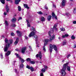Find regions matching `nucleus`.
<instances>
[{"label":"nucleus","instance_id":"nucleus-1","mask_svg":"<svg viewBox=\"0 0 76 76\" xmlns=\"http://www.w3.org/2000/svg\"><path fill=\"white\" fill-rule=\"evenodd\" d=\"M68 64H69V62H67L66 64H64L63 68L61 70V73L62 76H64L66 75V73L65 70H66V66H68Z\"/></svg>","mask_w":76,"mask_h":76},{"label":"nucleus","instance_id":"nucleus-2","mask_svg":"<svg viewBox=\"0 0 76 76\" xmlns=\"http://www.w3.org/2000/svg\"><path fill=\"white\" fill-rule=\"evenodd\" d=\"M5 45L6 47L4 48V51L6 52V51H7L8 48L9 47L10 44L9 43V40L7 38L5 39Z\"/></svg>","mask_w":76,"mask_h":76},{"label":"nucleus","instance_id":"nucleus-3","mask_svg":"<svg viewBox=\"0 0 76 76\" xmlns=\"http://www.w3.org/2000/svg\"><path fill=\"white\" fill-rule=\"evenodd\" d=\"M30 31H32L31 32H30L29 35V37H34L35 34V33L36 32V30L33 27H31V28Z\"/></svg>","mask_w":76,"mask_h":76},{"label":"nucleus","instance_id":"nucleus-4","mask_svg":"<svg viewBox=\"0 0 76 76\" xmlns=\"http://www.w3.org/2000/svg\"><path fill=\"white\" fill-rule=\"evenodd\" d=\"M49 47V50L50 53L52 52L53 51V48L54 50L55 51H57V48L56 45L54 44H50V45Z\"/></svg>","mask_w":76,"mask_h":76},{"label":"nucleus","instance_id":"nucleus-5","mask_svg":"<svg viewBox=\"0 0 76 76\" xmlns=\"http://www.w3.org/2000/svg\"><path fill=\"white\" fill-rule=\"evenodd\" d=\"M34 38L35 39V40L36 42V47L37 46V47H39V46L40 45V44L39 42L38 41V37L37 36L35 35L34 37Z\"/></svg>","mask_w":76,"mask_h":76},{"label":"nucleus","instance_id":"nucleus-6","mask_svg":"<svg viewBox=\"0 0 76 76\" xmlns=\"http://www.w3.org/2000/svg\"><path fill=\"white\" fill-rule=\"evenodd\" d=\"M55 38V36L54 35H53L50 38V40H49L48 39H45V42L48 43L49 41L50 42H51L53 39Z\"/></svg>","mask_w":76,"mask_h":76},{"label":"nucleus","instance_id":"nucleus-7","mask_svg":"<svg viewBox=\"0 0 76 76\" xmlns=\"http://www.w3.org/2000/svg\"><path fill=\"white\" fill-rule=\"evenodd\" d=\"M15 55L18 58H19V60L20 61H21V63H24L25 62V61L23 59L20 57V55H19L18 54H17V53H15Z\"/></svg>","mask_w":76,"mask_h":76},{"label":"nucleus","instance_id":"nucleus-8","mask_svg":"<svg viewBox=\"0 0 76 76\" xmlns=\"http://www.w3.org/2000/svg\"><path fill=\"white\" fill-rule=\"evenodd\" d=\"M42 56L41 52H39V54H37L36 56V58H38V57H39L40 59H41V58H42Z\"/></svg>","mask_w":76,"mask_h":76},{"label":"nucleus","instance_id":"nucleus-9","mask_svg":"<svg viewBox=\"0 0 76 76\" xmlns=\"http://www.w3.org/2000/svg\"><path fill=\"white\" fill-rule=\"evenodd\" d=\"M43 67H44V68L42 69L41 71L43 73H44L45 72V70L47 69V66L44 65Z\"/></svg>","mask_w":76,"mask_h":76},{"label":"nucleus","instance_id":"nucleus-10","mask_svg":"<svg viewBox=\"0 0 76 76\" xmlns=\"http://www.w3.org/2000/svg\"><path fill=\"white\" fill-rule=\"evenodd\" d=\"M26 48L25 47L21 49V53L23 54H24L25 52V50H26Z\"/></svg>","mask_w":76,"mask_h":76},{"label":"nucleus","instance_id":"nucleus-11","mask_svg":"<svg viewBox=\"0 0 76 76\" xmlns=\"http://www.w3.org/2000/svg\"><path fill=\"white\" fill-rule=\"evenodd\" d=\"M26 68L28 69H30L31 72H33L34 71V68L32 67H30L29 66L27 65L26 66Z\"/></svg>","mask_w":76,"mask_h":76},{"label":"nucleus","instance_id":"nucleus-12","mask_svg":"<svg viewBox=\"0 0 76 76\" xmlns=\"http://www.w3.org/2000/svg\"><path fill=\"white\" fill-rule=\"evenodd\" d=\"M66 2V0H62V1L61 3L62 6H65Z\"/></svg>","mask_w":76,"mask_h":76},{"label":"nucleus","instance_id":"nucleus-13","mask_svg":"<svg viewBox=\"0 0 76 76\" xmlns=\"http://www.w3.org/2000/svg\"><path fill=\"white\" fill-rule=\"evenodd\" d=\"M52 16L53 17H55V19H57V16H56L55 14H54V12H53L52 13Z\"/></svg>","mask_w":76,"mask_h":76},{"label":"nucleus","instance_id":"nucleus-14","mask_svg":"<svg viewBox=\"0 0 76 76\" xmlns=\"http://www.w3.org/2000/svg\"><path fill=\"white\" fill-rule=\"evenodd\" d=\"M6 8L7 10V13L9 12V6H8V5L7 4L6 6Z\"/></svg>","mask_w":76,"mask_h":76},{"label":"nucleus","instance_id":"nucleus-15","mask_svg":"<svg viewBox=\"0 0 76 76\" xmlns=\"http://www.w3.org/2000/svg\"><path fill=\"white\" fill-rule=\"evenodd\" d=\"M18 41H19V38H17L15 41L14 42V44L15 45H17V44H18Z\"/></svg>","mask_w":76,"mask_h":76},{"label":"nucleus","instance_id":"nucleus-16","mask_svg":"<svg viewBox=\"0 0 76 76\" xmlns=\"http://www.w3.org/2000/svg\"><path fill=\"white\" fill-rule=\"evenodd\" d=\"M4 24L6 26H6L9 25V23L8 22V21L6 20H5Z\"/></svg>","mask_w":76,"mask_h":76},{"label":"nucleus","instance_id":"nucleus-17","mask_svg":"<svg viewBox=\"0 0 76 76\" xmlns=\"http://www.w3.org/2000/svg\"><path fill=\"white\" fill-rule=\"evenodd\" d=\"M56 27H57V24H55L53 27V31L54 29H55L56 31H57V28H56Z\"/></svg>","mask_w":76,"mask_h":76},{"label":"nucleus","instance_id":"nucleus-18","mask_svg":"<svg viewBox=\"0 0 76 76\" xmlns=\"http://www.w3.org/2000/svg\"><path fill=\"white\" fill-rule=\"evenodd\" d=\"M20 1V0H15V3L16 4H18Z\"/></svg>","mask_w":76,"mask_h":76},{"label":"nucleus","instance_id":"nucleus-19","mask_svg":"<svg viewBox=\"0 0 76 76\" xmlns=\"http://www.w3.org/2000/svg\"><path fill=\"white\" fill-rule=\"evenodd\" d=\"M11 21L12 22H15L16 21V19L14 17L12 19Z\"/></svg>","mask_w":76,"mask_h":76},{"label":"nucleus","instance_id":"nucleus-20","mask_svg":"<svg viewBox=\"0 0 76 76\" xmlns=\"http://www.w3.org/2000/svg\"><path fill=\"white\" fill-rule=\"evenodd\" d=\"M17 33L18 34V35L19 36H20L21 35V32L19 31H17Z\"/></svg>","mask_w":76,"mask_h":76},{"label":"nucleus","instance_id":"nucleus-21","mask_svg":"<svg viewBox=\"0 0 76 76\" xmlns=\"http://www.w3.org/2000/svg\"><path fill=\"white\" fill-rule=\"evenodd\" d=\"M11 53V52L10 51H8L7 52V53L5 54V55L7 56H8L10 55Z\"/></svg>","mask_w":76,"mask_h":76},{"label":"nucleus","instance_id":"nucleus-22","mask_svg":"<svg viewBox=\"0 0 76 76\" xmlns=\"http://www.w3.org/2000/svg\"><path fill=\"white\" fill-rule=\"evenodd\" d=\"M51 16L50 15L48 17L47 19L48 21H50L51 20Z\"/></svg>","mask_w":76,"mask_h":76},{"label":"nucleus","instance_id":"nucleus-23","mask_svg":"<svg viewBox=\"0 0 76 76\" xmlns=\"http://www.w3.org/2000/svg\"><path fill=\"white\" fill-rule=\"evenodd\" d=\"M27 22V26L28 27H30L31 26V25H30V23H29V22L28 20H26Z\"/></svg>","mask_w":76,"mask_h":76},{"label":"nucleus","instance_id":"nucleus-24","mask_svg":"<svg viewBox=\"0 0 76 76\" xmlns=\"http://www.w3.org/2000/svg\"><path fill=\"white\" fill-rule=\"evenodd\" d=\"M24 6L25 8H27L28 9H29V8L28 7V5L26 4H24Z\"/></svg>","mask_w":76,"mask_h":76},{"label":"nucleus","instance_id":"nucleus-25","mask_svg":"<svg viewBox=\"0 0 76 76\" xmlns=\"http://www.w3.org/2000/svg\"><path fill=\"white\" fill-rule=\"evenodd\" d=\"M41 21L43 22V21H45V18L44 17H42L40 19Z\"/></svg>","mask_w":76,"mask_h":76},{"label":"nucleus","instance_id":"nucleus-26","mask_svg":"<svg viewBox=\"0 0 76 76\" xmlns=\"http://www.w3.org/2000/svg\"><path fill=\"white\" fill-rule=\"evenodd\" d=\"M67 70L68 71L70 72V67L69 66H67Z\"/></svg>","mask_w":76,"mask_h":76},{"label":"nucleus","instance_id":"nucleus-27","mask_svg":"<svg viewBox=\"0 0 76 76\" xmlns=\"http://www.w3.org/2000/svg\"><path fill=\"white\" fill-rule=\"evenodd\" d=\"M43 50L45 52H46V49H45V46H44L43 47Z\"/></svg>","mask_w":76,"mask_h":76},{"label":"nucleus","instance_id":"nucleus-28","mask_svg":"<svg viewBox=\"0 0 76 76\" xmlns=\"http://www.w3.org/2000/svg\"><path fill=\"white\" fill-rule=\"evenodd\" d=\"M71 38L72 39H75V37L74 36V35H73L72 36Z\"/></svg>","mask_w":76,"mask_h":76},{"label":"nucleus","instance_id":"nucleus-29","mask_svg":"<svg viewBox=\"0 0 76 76\" xmlns=\"http://www.w3.org/2000/svg\"><path fill=\"white\" fill-rule=\"evenodd\" d=\"M0 1L1 2V3L2 4H4V3H5V0H0Z\"/></svg>","mask_w":76,"mask_h":76},{"label":"nucleus","instance_id":"nucleus-30","mask_svg":"<svg viewBox=\"0 0 76 76\" xmlns=\"http://www.w3.org/2000/svg\"><path fill=\"white\" fill-rule=\"evenodd\" d=\"M13 65H15V64H17V61H14L13 62Z\"/></svg>","mask_w":76,"mask_h":76},{"label":"nucleus","instance_id":"nucleus-31","mask_svg":"<svg viewBox=\"0 0 76 76\" xmlns=\"http://www.w3.org/2000/svg\"><path fill=\"white\" fill-rule=\"evenodd\" d=\"M18 9L19 11H21V10H22V9H21V7H20V6H18Z\"/></svg>","mask_w":76,"mask_h":76},{"label":"nucleus","instance_id":"nucleus-32","mask_svg":"<svg viewBox=\"0 0 76 76\" xmlns=\"http://www.w3.org/2000/svg\"><path fill=\"white\" fill-rule=\"evenodd\" d=\"M23 64H21L20 66V68H23Z\"/></svg>","mask_w":76,"mask_h":76},{"label":"nucleus","instance_id":"nucleus-33","mask_svg":"<svg viewBox=\"0 0 76 76\" xmlns=\"http://www.w3.org/2000/svg\"><path fill=\"white\" fill-rule=\"evenodd\" d=\"M62 43L63 44V45H65L66 44V42L65 41L63 42Z\"/></svg>","mask_w":76,"mask_h":76},{"label":"nucleus","instance_id":"nucleus-34","mask_svg":"<svg viewBox=\"0 0 76 76\" xmlns=\"http://www.w3.org/2000/svg\"><path fill=\"white\" fill-rule=\"evenodd\" d=\"M10 44H12L13 43V40L12 39H10Z\"/></svg>","mask_w":76,"mask_h":76},{"label":"nucleus","instance_id":"nucleus-35","mask_svg":"<svg viewBox=\"0 0 76 76\" xmlns=\"http://www.w3.org/2000/svg\"><path fill=\"white\" fill-rule=\"evenodd\" d=\"M60 30L61 31H65V29L64 28H60Z\"/></svg>","mask_w":76,"mask_h":76},{"label":"nucleus","instance_id":"nucleus-36","mask_svg":"<svg viewBox=\"0 0 76 76\" xmlns=\"http://www.w3.org/2000/svg\"><path fill=\"white\" fill-rule=\"evenodd\" d=\"M48 34L50 37H51V31H49L48 32Z\"/></svg>","mask_w":76,"mask_h":76},{"label":"nucleus","instance_id":"nucleus-37","mask_svg":"<svg viewBox=\"0 0 76 76\" xmlns=\"http://www.w3.org/2000/svg\"><path fill=\"white\" fill-rule=\"evenodd\" d=\"M37 13H38V14H39V15H42V14H43V13L41 12V11L38 12H37Z\"/></svg>","mask_w":76,"mask_h":76},{"label":"nucleus","instance_id":"nucleus-38","mask_svg":"<svg viewBox=\"0 0 76 76\" xmlns=\"http://www.w3.org/2000/svg\"><path fill=\"white\" fill-rule=\"evenodd\" d=\"M35 62H34V61H30V63H31V64H35Z\"/></svg>","mask_w":76,"mask_h":76},{"label":"nucleus","instance_id":"nucleus-39","mask_svg":"<svg viewBox=\"0 0 76 76\" xmlns=\"http://www.w3.org/2000/svg\"><path fill=\"white\" fill-rule=\"evenodd\" d=\"M26 60L27 61H31V59L29 58H28L26 59Z\"/></svg>","mask_w":76,"mask_h":76},{"label":"nucleus","instance_id":"nucleus-40","mask_svg":"<svg viewBox=\"0 0 76 76\" xmlns=\"http://www.w3.org/2000/svg\"><path fill=\"white\" fill-rule=\"evenodd\" d=\"M0 56L1 58H3V54H2V53H1Z\"/></svg>","mask_w":76,"mask_h":76},{"label":"nucleus","instance_id":"nucleus-41","mask_svg":"<svg viewBox=\"0 0 76 76\" xmlns=\"http://www.w3.org/2000/svg\"><path fill=\"white\" fill-rule=\"evenodd\" d=\"M11 26L13 27H15V26H16V25H15V24H12L11 25Z\"/></svg>","mask_w":76,"mask_h":76},{"label":"nucleus","instance_id":"nucleus-42","mask_svg":"<svg viewBox=\"0 0 76 76\" xmlns=\"http://www.w3.org/2000/svg\"><path fill=\"white\" fill-rule=\"evenodd\" d=\"M47 42H45V43L44 44V46H46V45H47Z\"/></svg>","mask_w":76,"mask_h":76},{"label":"nucleus","instance_id":"nucleus-43","mask_svg":"<svg viewBox=\"0 0 76 76\" xmlns=\"http://www.w3.org/2000/svg\"><path fill=\"white\" fill-rule=\"evenodd\" d=\"M29 47L30 49V51H32V48L31 47V46H29Z\"/></svg>","mask_w":76,"mask_h":76},{"label":"nucleus","instance_id":"nucleus-44","mask_svg":"<svg viewBox=\"0 0 76 76\" xmlns=\"http://www.w3.org/2000/svg\"><path fill=\"white\" fill-rule=\"evenodd\" d=\"M22 17H19L18 18V21H19L20 20H21V19H22Z\"/></svg>","mask_w":76,"mask_h":76},{"label":"nucleus","instance_id":"nucleus-45","mask_svg":"<svg viewBox=\"0 0 76 76\" xmlns=\"http://www.w3.org/2000/svg\"><path fill=\"white\" fill-rule=\"evenodd\" d=\"M15 34L13 33H11V36H14L15 35Z\"/></svg>","mask_w":76,"mask_h":76},{"label":"nucleus","instance_id":"nucleus-46","mask_svg":"<svg viewBox=\"0 0 76 76\" xmlns=\"http://www.w3.org/2000/svg\"><path fill=\"white\" fill-rule=\"evenodd\" d=\"M74 13H76V9L75 8L74 9Z\"/></svg>","mask_w":76,"mask_h":76},{"label":"nucleus","instance_id":"nucleus-47","mask_svg":"<svg viewBox=\"0 0 76 76\" xmlns=\"http://www.w3.org/2000/svg\"><path fill=\"white\" fill-rule=\"evenodd\" d=\"M76 48V44L75 45H74L73 46V48Z\"/></svg>","mask_w":76,"mask_h":76},{"label":"nucleus","instance_id":"nucleus-48","mask_svg":"<svg viewBox=\"0 0 76 76\" xmlns=\"http://www.w3.org/2000/svg\"><path fill=\"white\" fill-rule=\"evenodd\" d=\"M4 15H7V12H4Z\"/></svg>","mask_w":76,"mask_h":76},{"label":"nucleus","instance_id":"nucleus-49","mask_svg":"<svg viewBox=\"0 0 76 76\" xmlns=\"http://www.w3.org/2000/svg\"><path fill=\"white\" fill-rule=\"evenodd\" d=\"M73 24H76V21H74L73 22Z\"/></svg>","mask_w":76,"mask_h":76},{"label":"nucleus","instance_id":"nucleus-50","mask_svg":"<svg viewBox=\"0 0 76 76\" xmlns=\"http://www.w3.org/2000/svg\"><path fill=\"white\" fill-rule=\"evenodd\" d=\"M40 76H44V74L42 73H40Z\"/></svg>","mask_w":76,"mask_h":76},{"label":"nucleus","instance_id":"nucleus-51","mask_svg":"<svg viewBox=\"0 0 76 76\" xmlns=\"http://www.w3.org/2000/svg\"><path fill=\"white\" fill-rule=\"evenodd\" d=\"M69 15H70V14H69V13H66V16H69Z\"/></svg>","mask_w":76,"mask_h":76},{"label":"nucleus","instance_id":"nucleus-52","mask_svg":"<svg viewBox=\"0 0 76 76\" xmlns=\"http://www.w3.org/2000/svg\"><path fill=\"white\" fill-rule=\"evenodd\" d=\"M25 39H28V37H27V36H25Z\"/></svg>","mask_w":76,"mask_h":76},{"label":"nucleus","instance_id":"nucleus-53","mask_svg":"<svg viewBox=\"0 0 76 76\" xmlns=\"http://www.w3.org/2000/svg\"><path fill=\"white\" fill-rule=\"evenodd\" d=\"M65 37H69V34H65Z\"/></svg>","mask_w":76,"mask_h":76},{"label":"nucleus","instance_id":"nucleus-54","mask_svg":"<svg viewBox=\"0 0 76 76\" xmlns=\"http://www.w3.org/2000/svg\"><path fill=\"white\" fill-rule=\"evenodd\" d=\"M53 7L55 8H56V6L55 5L53 4Z\"/></svg>","mask_w":76,"mask_h":76},{"label":"nucleus","instance_id":"nucleus-55","mask_svg":"<svg viewBox=\"0 0 76 76\" xmlns=\"http://www.w3.org/2000/svg\"><path fill=\"white\" fill-rule=\"evenodd\" d=\"M15 73H17V72H18V70L16 69H15Z\"/></svg>","mask_w":76,"mask_h":76},{"label":"nucleus","instance_id":"nucleus-56","mask_svg":"<svg viewBox=\"0 0 76 76\" xmlns=\"http://www.w3.org/2000/svg\"><path fill=\"white\" fill-rule=\"evenodd\" d=\"M70 56H71L70 54L68 55L67 56V58H69V57H70Z\"/></svg>","mask_w":76,"mask_h":76},{"label":"nucleus","instance_id":"nucleus-57","mask_svg":"<svg viewBox=\"0 0 76 76\" xmlns=\"http://www.w3.org/2000/svg\"><path fill=\"white\" fill-rule=\"evenodd\" d=\"M45 9H46V10L48 9V7H45Z\"/></svg>","mask_w":76,"mask_h":76},{"label":"nucleus","instance_id":"nucleus-58","mask_svg":"<svg viewBox=\"0 0 76 76\" xmlns=\"http://www.w3.org/2000/svg\"><path fill=\"white\" fill-rule=\"evenodd\" d=\"M65 37H66V36H65V35L62 36V38H65Z\"/></svg>","mask_w":76,"mask_h":76},{"label":"nucleus","instance_id":"nucleus-59","mask_svg":"<svg viewBox=\"0 0 76 76\" xmlns=\"http://www.w3.org/2000/svg\"><path fill=\"white\" fill-rule=\"evenodd\" d=\"M1 37L2 38H4V35H2Z\"/></svg>","mask_w":76,"mask_h":76},{"label":"nucleus","instance_id":"nucleus-60","mask_svg":"<svg viewBox=\"0 0 76 76\" xmlns=\"http://www.w3.org/2000/svg\"><path fill=\"white\" fill-rule=\"evenodd\" d=\"M16 51H19V50H18V49H15Z\"/></svg>","mask_w":76,"mask_h":76},{"label":"nucleus","instance_id":"nucleus-61","mask_svg":"<svg viewBox=\"0 0 76 76\" xmlns=\"http://www.w3.org/2000/svg\"><path fill=\"white\" fill-rule=\"evenodd\" d=\"M70 1L72 2V1H74V0H69Z\"/></svg>","mask_w":76,"mask_h":76},{"label":"nucleus","instance_id":"nucleus-62","mask_svg":"<svg viewBox=\"0 0 76 76\" xmlns=\"http://www.w3.org/2000/svg\"><path fill=\"white\" fill-rule=\"evenodd\" d=\"M64 62V60H62V63H63V62Z\"/></svg>","mask_w":76,"mask_h":76},{"label":"nucleus","instance_id":"nucleus-63","mask_svg":"<svg viewBox=\"0 0 76 76\" xmlns=\"http://www.w3.org/2000/svg\"><path fill=\"white\" fill-rule=\"evenodd\" d=\"M11 1V3H13V1L11 0V1Z\"/></svg>","mask_w":76,"mask_h":76},{"label":"nucleus","instance_id":"nucleus-64","mask_svg":"<svg viewBox=\"0 0 76 76\" xmlns=\"http://www.w3.org/2000/svg\"><path fill=\"white\" fill-rule=\"evenodd\" d=\"M59 39H61V38H60V37H59L58 38Z\"/></svg>","mask_w":76,"mask_h":76}]
</instances>
